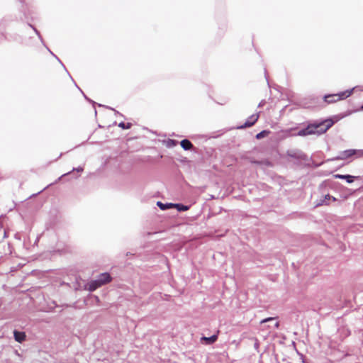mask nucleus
I'll return each mask as SVG.
<instances>
[{"mask_svg": "<svg viewBox=\"0 0 363 363\" xmlns=\"http://www.w3.org/2000/svg\"><path fill=\"white\" fill-rule=\"evenodd\" d=\"M111 281L112 277L110 274L107 272L102 273L97 279L93 280L87 284V289L90 291H94L101 286L110 283Z\"/></svg>", "mask_w": 363, "mask_h": 363, "instance_id": "f257e3e1", "label": "nucleus"}, {"mask_svg": "<svg viewBox=\"0 0 363 363\" xmlns=\"http://www.w3.org/2000/svg\"><path fill=\"white\" fill-rule=\"evenodd\" d=\"M334 121L330 119H325L320 123H313L315 130H317V134L320 135L325 133L330 128L333 126Z\"/></svg>", "mask_w": 363, "mask_h": 363, "instance_id": "f03ea898", "label": "nucleus"}, {"mask_svg": "<svg viewBox=\"0 0 363 363\" xmlns=\"http://www.w3.org/2000/svg\"><path fill=\"white\" fill-rule=\"evenodd\" d=\"M352 156H355L357 158L363 157V150H347L340 153V155L337 157V160H347Z\"/></svg>", "mask_w": 363, "mask_h": 363, "instance_id": "7ed1b4c3", "label": "nucleus"}, {"mask_svg": "<svg viewBox=\"0 0 363 363\" xmlns=\"http://www.w3.org/2000/svg\"><path fill=\"white\" fill-rule=\"evenodd\" d=\"M350 95L349 91H343L337 94H329L324 97V100L328 104L335 103L340 100L345 99Z\"/></svg>", "mask_w": 363, "mask_h": 363, "instance_id": "20e7f679", "label": "nucleus"}, {"mask_svg": "<svg viewBox=\"0 0 363 363\" xmlns=\"http://www.w3.org/2000/svg\"><path fill=\"white\" fill-rule=\"evenodd\" d=\"M258 118H259L258 113L252 114V116H250L248 118L247 121L243 125H242L239 127V128H245L252 126L257 121Z\"/></svg>", "mask_w": 363, "mask_h": 363, "instance_id": "39448f33", "label": "nucleus"}, {"mask_svg": "<svg viewBox=\"0 0 363 363\" xmlns=\"http://www.w3.org/2000/svg\"><path fill=\"white\" fill-rule=\"evenodd\" d=\"M180 145L185 150H191L193 147L192 143L187 139L182 140L180 143Z\"/></svg>", "mask_w": 363, "mask_h": 363, "instance_id": "423d86ee", "label": "nucleus"}, {"mask_svg": "<svg viewBox=\"0 0 363 363\" xmlns=\"http://www.w3.org/2000/svg\"><path fill=\"white\" fill-rule=\"evenodd\" d=\"M15 340H25L26 334L24 332L14 331Z\"/></svg>", "mask_w": 363, "mask_h": 363, "instance_id": "0eeeda50", "label": "nucleus"}, {"mask_svg": "<svg viewBox=\"0 0 363 363\" xmlns=\"http://www.w3.org/2000/svg\"><path fill=\"white\" fill-rule=\"evenodd\" d=\"M275 320H276L275 318H265V319L261 320V322H260L261 329L264 330L267 327V325H266L267 323L274 321ZM267 327H270L269 325H267Z\"/></svg>", "mask_w": 363, "mask_h": 363, "instance_id": "6e6552de", "label": "nucleus"}, {"mask_svg": "<svg viewBox=\"0 0 363 363\" xmlns=\"http://www.w3.org/2000/svg\"><path fill=\"white\" fill-rule=\"evenodd\" d=\"M306 132L308 135H314L317 134V130H315V126L313 125V123L309 124L306 128Z\"/></svg>", "mask_w": 363, "mask_h": 363, "instance_id": "1a4fd4ad", "label": "nucleus"}, {"mask_svg": "<svg viewBox=\"0 0 363 363\" xmlns=\"http://www.w3.org/2000/svg\"><path fill=\"white\" fill-rule=\"evenodd\" d=\"M157 204L162 210H165V209L169 208L171 207H174V204H172V203L164 204L160 201H158Z\"/></svg>", "mask_w": 363, "mask_h": 363, "instance_id": "9d476101", "label": "nucleus"}, {"mask_svg": "<svg viewBox=\"0 0 363 363\" xmlns=\"http://www.w3.org/2000/svg\"><path fill=\"white\" fill-rule=\"evenodd\" d=\"M174 207L177 208L179 211H185L189 209L187 206H184L182 204H174Z\"/></svg>", "mask_w": 363, "mask_h": 363, "instance_id": "9b49d317", "label": "nucleus"}, {"mask_svg": "<svg viewBox=\"0 0 363 363\" xmlns=\"http://www.w3.org/2000/svg\"><path fill=\"white\" fill-rule=\"evenodd\" d=\"M269 131H268V130H262L256 135V138L261 139L264 137L267 136L269 135Z\"/></svg>", "mask_w": 363, "mask_h": 363, "instance_id": "f8f14e48", "label": "nucleus"}, {"mask_svg": "<svg viewBox=\"0 0 363 363\" xmlns=\"http://www.w3.org/2000/svg\"><path fill=\"white\" fill-rule=\"evenodd\" d=\"M330 199H332L333 201H336V199L329 194H327L325 196V199L324 201H323L322 203L321 204H325V205H328L329 203H327V200H330Z\"/></svg>", "mask_w": 363, "mask_h": 363, "instance_id": "ddd939ff", "label": "nucleus"}, {"mask_svg": "<svg viewBox=\"0 0 363 363\" xmlns=\"http://www.w3.org/2000/svg\"><path fill=\"white\" fill-rule=\"evenodd\" d=\"M355 177L354 176H351V175H349V174H347L345 175V179L348 182V183H352L354 181V179Z\"/></svg>", "mask_w": 363, "mask_h": 363, "instance_id": "4468645a", "label": "nucleus"}, {"mask_svg": "<svg viewBox=\"0 0 363 363\" xmlns=\"http://www.w3.org/2000/svg\"><path fill=\"white\" fill-rule=\"evenodd\" d=\"M297 135L298 136H306V135H308L307 132H306V129L304 128L303 130H301L298 133H297Z\"/></svg>", "mask_w": 363, "mask_h": 363, "instance_id": "2eb2a0df", "label": "nucleus"}, {"mask_svg": "<svg viewBox=\"0 0 363 363\" xmlns=\"http://www.w3.org/2000/svg\"><path fill=\"white\" fill-rule=\"evenodd\" d=\"M216 340V335H213L210 337H201V340H203V341H206V340Z\"/></svg>", "mask_w": 363, "mask_h": 363, "instance_id": "dca6fc26", "label": "nucleus"}, {"mask_svg": "<svg viewBox=\"0 0 363 363\" xmlns=\"http://www.w3.org/2000/svg\"><path fill=\"white\" fill-rule=\"evenodd\" d=\"M333 177L336 179H345V175H342V174H335Z\"/></svg>", "mask_w": 363, "mask_h": 363, "instance_id": "f3484780", "label": "nucleus"}, {"mask_svg": "<svg viewBox=\"0 0 363 363\" xmlns=\"http://www.w3.org/2000/svg\"><path fill=\"white\" fill-rule=\"evenodd\" d=\"M279 326V323L278 321L275 322L273 325V326H272V329H277Z\"/></svg>", "mask_w": 363, "mask_h": 363, "instance_id": "a211bd4d", "label": "nucleus"}, {"mask_svg": "<svg viewBox=\"0 0 363 363\" xmlns=\"http://www.w3.org/2000/svg\"><path fill=\"white\" fill-rule=\"evenodd\" d=\"M76 170H77V172H82V171H83V169H82V168H81V167H79V168L76 169Z\"/></svg>", "mask_w": 363, "mask_h": 363, "instance_id": "6ab92c4d", "label": "nucleus"}, {"mask_svg": "<svg viewBox=\"0 0 363 363\" xmlns=\"http://www.w3.org/2000/svg\"><path fill=\"white\" fill-rule=\"evenodd\" d=\"M69 174V172L66 173V174H64L61 177H65V176H66V175H67V174Z\"/></svg>", "mask_w": 363, "mask_h": 363, "instance_id": "aec40b11", "label": "nucleus"}, {"mask_svg": "<svg viewBox=\"0 0 363 363\" xmlns=\"http://www.w3.org/2000/svg\"><path fill=\"white\" fill-rule=\"evenodd\" d=\"M120 126H121V127L124 128V124H123V123H121V124H120Z\"/></svg>", "mask_w": 363, "mask_h": 363, "instance_id": "412c9836", "label": "nucleus"}, {"mask_svg": "<svg viewBox=\"0 0 363 363\" xmlns=\"http://www.w3.org/2000/svg\"><path fill=\"white\" fill-rule=\"evenodd\" d=\"M362 108H363V106H362Z\"/></svg>", "mask_w": 363, "mask_h": 363, "instance_id": "4be33fe9", "label": "nucleus"}]
</instances>
